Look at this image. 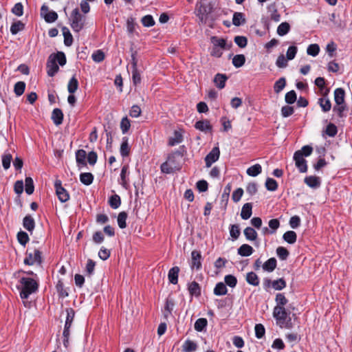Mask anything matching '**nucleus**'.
Returning a JSON list of instances; mask_svg holds the SVG:
<instances>
[{
    "instance_id": "f257e3e1",
    "label": "nucleus",
    "mask_w": 352,
    "mask_h": 352,
    "mask_svg": "<svg viewBox=\"0 0 352 352\" xmlns=\"http://www.w3.org/2000/svg\"><path fill=\"white\" fill-rule=\"evenodd\" d=\"M16 287L20 291V297L28 299L31 294L37 292L38 283L34 278L21 277Z\"/></svg>"
},
{
    "instance_id": "f03ea898",
    "label": "nucleus",
    "mask_w": 352,
    "mask_h": 352,
    "mask_svg": "<svg viewBox=\"0 0 352 352\" xmlns=\"http://www.w3.org/2000/svg\"><path fill=\"white\" fill-rule=\"evenodd\" d=\"M213 11V5L212 2L208 0H201L196 5L195 14L199 18V24H206L209 15Z\"/></svg>"
},
{
    "instance_id": "7ed1b4c3",
    "label": "nucleus",
    "mask_w": 352,
    "mask_h": 352,
    "mask_svg": "<svg viewBox=\"0 0 352 352\" xmlns=\"http://www.w3.org/2000/svg\"><path fill=\"white\" fill-rule=\"evenodd\" d=\"M70 25L75 32H80L85 27L86 16L80 13L78 8L73 10L69 18Z\"/></svg>"
},
{
    "instance_id": "20e7f679",
    "label": "nucleus",
    "mask_w": 352,
    "mask_h": 352,
    "mask_svg": "<svg viewBox=\"0 0 352 352\" xmlns=\"http://www.w3.org/2000/svg\"><path fill=\"white\" fill-rule=\"evenodd\" d=\"M287 312L285 307H275L273 310V316L277 321V323L280 325L285 324V327L287 328L291 327V319H289L287 322H285L286 319L287 318Z\"/></svg>"
},
{
    "instance_id": "39448f33",
    "label": "nucleus",
    "mask_w": 352,
    "mask_h": 352,
    "mask_svg": "<svg viewBox=\"0 0 352 352\" xmlns=\"http://www.w3.org/2000/svg\"><path fill=\"white\" fill-rule=\"evenodd\" d=\"M23 263L28 265H41L42 263L41 252L37 249L32 252L28 250Z\"/></svg>"
},
{
    "instance_id": "423d86ee",
    "label": "nucleus",
    "mask_w": 352,
    "mask_h": 352,
    "mask_svg": "<svg viewBox=\"0 0 352 352\" xmlns=\"http://www.w3.org/2000/svg\"><path fill=\"white\" fill-rule=\"evenodd\" d=\"M183 157V152L178 150L169 155L167 161L175 170H179Z\"/></svg>"
},
{
    "instance_id": "0eeeda50",
    "label": "nucleus",
    "mask_w": 352,
    "mask_h": 352,
    "mask_svg": "<svg viewBox=\"0 0 352 352\" xmlns=\"http://www.w3.org/2000/svg\"><path fill=\"white\" fill-rule=\"evenodd\" d=\"M54 187L58 198L62 203L66 202L69 199V195L67 190L62 186L60 180L55 181Z\"/></svg>"
},
{
    "instance_id": "6e6552de",
    "label": "nucleus",
    "mask_w": 352,
    "mask_h": 352,
    "mask_svg": "<svg viewBox=\"0 0 352 352\" xmlns=\"http://www.w3.org/2000/svg\"><path fill=\"white\" fill-rule=\"evenodd\" d=\"M294 160L295 161L296 166L300 173H306L307 171V161L300 151H296L294 154Z\"/></svg>"
},
{
    "instance_id": "1a4fd4ad",
    "label": "nucleus",
    "mask_w": 352,
    "mask_h": 352,
    "mask_svg": "<svg viewBox=\"0 0 352 352\" xmlns=\"http://www.w3.org/2000/svg\"><path fill=\"white\" fill-rule=\"evenodd\" d=\"M41 14L43 16L47 23H51L58 19V14L55 11H50L46 5H43L41 8Z\"/></svg>"
},
{
    "instance_id": "9d476101",
    "label": "nucleus",
    "mask_w": 352,
    "mask_h": 352,
    "mask_svg": "<svg viewBox=\"0 0 352 352\" xmlns=\"http://www.w3.org/2000/svg\"><path fill=\"white\" fill-rule=\"evenodd\" d=\"M219 156L220 151L219 147H214L205 157L206 166L208 168L210 167L213 163L219 160Z\"/></svg>"
},
{
    "instance_id": "9b49d317",
    "label": "nucleus",
    "mask_w": 352,
    "mask_h": 352,
    "mask_svg": "<svg viewBox=\"0 0 352 352\" xmlns=\"http://www.w3.org/2000/svg\"><path fill=\"white\" fill-rule=\"evenodd\" d=\"M212 43L213 45L221 50H229L232 46V43H227L226 40L223 38H218L217 36H212L211 38Z\"/></svg>"
},
{
    "instance_id": "f8f14e48",
    "label": "nucleus",
    "mask_w": 352,
    "mask_h": 352,
    "mask_svg": "<svg viewBox=\"0 0 352 352\" xmlns=\"http://www.w3.org/2000/svg\"><path fill=\"white\" fill-rule=\"evenodd\" d=\"M72 324L65 322L64 329L63 332V343L65 348L69 346V338L71 334V328Z\"/></svg>"
},
{
    "instance_id": "ddd939ff",
    "label": "nucleus",
    "mask_w": 352,
    "mask_h": 352,
    "mask_svg": "<svg viewBox=\"0 0 352 352\" xmlns=\"http://www.w3.org/2000/svg\"><path fill=\"white\" fill-rule=\"evenodd\" d=\"M47 73L50 77L54 76L59 70V67L54 60H52L50 57L47 61Z\"/></svg>"
},
{
    "instance_id": "4468645a",
    "label": "nucleus",
    "mask_w": 352,
    "mask_h": 352,
    "mask_svg": "<svg viewBox=\"0 0 352 352\" xmlns=\"http://www.w3.org/2000/svg\"><path fill=\"white\" fill-rule=\"evenodd\" d=\"M201 256L199 251L193 250L191 252L192 261H191L190 266H191L192 269L196 268L197 270H199L201 268Z\"/></svg>"
},
{
    "instance_id": "2eb2a0df",
    "label": "nucleus",
    "mask_w": 352,
    "mask_h": 352,
    "mask_svg": "<svg viewBox=\"0 0 352 352\" xmlns=\"http://www.w3.org/2000/svg\"><path fill=\"white\" fill-rule=\"evenodd\" d=\"M304 182L311 188H318L321 184L320 177L312 175L306 177L304 179Z\"/></svg>"
},
{
    "instance_id": "dca6fc26",
    "label": "nucleus",
    "mask_w": 352,
    "mask_h": 352,
    "mask_svg": "<svg viewBox=\"0 0 352 352\" xmlns=\"http://www.w3.org/2000/svg\"><path fill=\"white\" fill-rule=\"evenodd\" d=\"M51 118L54 124L58 126L63 123V113L60 109L56 108L52 113Z\"/></svg>"
},
{
    "instance_id": "f3484780",
    "label": "nucleus",
    "mask_w": 352,
    "mask_h": 352,
    "mask_svg": "<svg viewBox=\"0 0 352 352\" xmlns=\"http://www.w3.org/2000/svg\"><path fill=\"white\" fill-rule=\"evenodd\" d=\"M86 157L87 153L83 149H79L76 152V160L79 168L87 165Z\"/></svg>"
},
{
    "instance_id": "a211bd4d",
    "label": "nucleus",
    "mask_w": 352,
    "mask_h": 352,
    "mask_svg": "<svg viewBox=\"0 0 352 352\" xmlns=\"http://www.w3.org/2000/svg\"><path fill=\"white\" fill-rule=\"evenodd\" d=\"M195 127L196 129L205 133L212 131V125L208 120L197 121L195 124Z\"/></svg>"
},
{
    "instance_id": "6ab92c4d",
    "label": "nucleus",
    "mask_w": 352,
    "mask_h": 352,
    "mask_svg": "<svg viewBox=\"0 0 352 352\" xmlns=\"http://www.w3.org/2000/svg\"><path fill=\"white\" fill-rule=\"evenodd\" d=\"M277 266V261L274 257H272L267 260L262 265V268L265 272H272Z\"/></svg>"
},
{
    "instance_id": "aec40b11",
    "label": "nucleus",
    "mask_w": 352,
    "mask_h": 352,
    "mask_svg": "<svg viewBox=\"0 0 352 352\" xmlns=\"http://www.w3.org/2000/svg\"><path fill=\"white\" fill-rule=\"evenodd\" d=\"M252 214V203H246L245 204L242 208L241 212V217L244 219L247 220L250 218Z\"/></svg>"
},
{
    "instance_id": "412c9836",
    "label": "nucleus",
    "mask_w": 352,
    "mask_h": 352,
    "mask_svg": "<svg viewBox=\"0 0 352 352\" xmlns=\"http://www.w3.org/2000/svg\"><path fill=\"white\" fill-rule=\"evenodd\" d=\"M179 272V268L177 266L173 267L168 271V280L172 284H177L178 282V274Z\"/></svg>"
},
{
    "instance_id": "4be33fe9",
    "label": "nucleus",
    "mask_w": 352,
    "mask_h": 352,
    "mask_svg": "<svg viewBox=\"0 0 352 352\" xmlns=\"http://www.w3.org/2000/svg\"><path fill=\"white\" fill-rule=\"evenodd\" d=\"M254 252L253 248L248 244L241 245L237 250V253L241 256H249Z\"/></svg>"
},
{
    "instance_id": "5701e85b",
    "label": "nucleus",
    "mask_w": 352,
    "mask_h": 352,
    "mask_svg": "<svg viewBox=\"0 0 352 352\" xmlns=\"http://www.w3.org/2000/svg\"><path fill=\"white\" fill-rule=\"evenodd\" d=\"M23 226L28 231L32 232L35 227V221L32 217L26 215L23 219Z\"/></svg>"
},
{
    "instance_id": "b1692460",
    "label": "nucleus",
    "mask_w": 352,
    "mask_h": 352,
    "mask_svg": "<svg viewBox=\"0 0 352 352\" xmlns=\"http://www.w3.org/2000/svg\"><path fill=\"white\" fill-rule=\"evenodd\" d=\"M345 91L342 88H337L334 91V100L336 104L345 103Z\"/></svg>"
},
{
    "instance_id": "393cba45",
    "label": "nucleus",
    "mask_w": 352,
    "mask_h": 352,
    "mask_svg": "<svg viewBox=\"0 0 352 352\" xmlns=\"http://www.w3.org/2000/svg\"><path fill=\"white\" fill-rule=\"evenodd\" d=\"M49 57L52 60H54L55 63L57 62L60 66H64L66 64V56L63 52H58L56 54H52Z\"/></svg>"
},
{
    "instance_id": "a878e982",
    "label": "nucleus",
    "mask_w": 352,
    "mask_h": 352,
    "mask_svg": "<svg viewBox=\"0 0 352 352\" xmlns=\"http://www.w3.org/2000/svg\"><path fill=\"white\" fill-rule=\"evenodd\" d=\"M227 79L226 74H217L214 78V82L219 89H221L225 87Z\"/></svg>"
},
{
    "instance_id": "bb28decb",
    "label": "nucleus",
    "mask_w": 352,
    "mask_h": 352,
    "mask_svg": "<svg viewBox=\"0 0 352 352\" xmlns=\"http://www.w3.org/2000/svg\"><path fill=\"white\" fill-rule=\"evenodd\" d=\"M188 289L191 296L198 297L201 295V287L198 283L192 281L188 284Z\"/></svg>"
},
{
    "instance_id": "cd10ccee",
    "label": "nucleus",
    "mask_w": 352,
    "mask_h": 352,
    "mask_svg": "<svg viewBox=\"0 0 352 352\" xmlns=\"http://www.w3.org/2000/svg\"><path fill=\"white\" fill-rule=\"evenodd\" d=\"M197 349V344L192 340L187 339L182 345L183 352H195Z\"/></svg>"
},
{
    "instance_id": "c85d7f7f",
    "label": "nucleus",
    "mask_w": 352,
    "mask_h": 352,
    "mask_svg": "<svg viewBox=\"0 0 352 352\" xmlns=\"http://www.w3.org/2000/svg\"><path fill=\"white\" fill-rule=\"evenodd\" d=\"M245 280L248 284L253 286H258L260 283L258 276L253 272L247 273Z\"/></svg>"
},
{
    "instance_id": "c756f323",
    "label": "nucleus",
    "mask_w": 352,
    "mask_h": 352,
    "mask_svg": "<svg viewBox=\"0 0 352 352\" xmlns=\"http://www.w3.org/2000/svg\"><path fill=\"white\" fill-rule=\"evenodd\" d=\"M129 173V166L124 165L122 166L121 173H120V184L124 188L127 189L129 186L128 180L126 179V175Z\"/></svg>"
},
{
    "instance_id": "7c9ffc66",
    "label": "nucleus",
    "mask_w": 352,
    "mask_h": 352,
    "mask_svg": "<svg viewBox=\"0 0 352 352\" xmlns=\"http://www.w3.org/2000/svg\"><path fill=\"white\" fill-rule=\"evenodd\" d=\"M213 292L214 295L219 296L226 295L228 292V289L226 284L222 282L217 283L214 288Z\"/></svg>"
},
{
    "instance_id": "2f4dec72",
    "label": "nucleus",
    "mask_w": 352,
    "mask_h": 352,
    "mask_svg": "<svg viewBox=\"0 0 352 352\" xmlns=\"http://www.w3.org/2000/svg\"><path fill=\"white\" fill-rule=\"evenodd\" d=\"M245 23L244 14L242 12H236L233 14L232 23L235 26H240Z\"/></svg>"
},
{
    "instance_id": "473e14b6",
    "label": "nucleus",
    "mask_w": 352,
    "mask_h": 352,
    "mask_svg": "<svg viewBox=\"0 0 352 352\" xmlns=\"http://www.w3.org/2000/svg\"><path fill=\"white\" fill-rule=\"evenodd\" d=\"M244 235L247 240L254 241L257 239L258 234L256 230L252 227H247L243 230Z\"/></svg>"
},
{
    "instance_id": "72a5a7b5",
    "label": "nucleus",
    "mask_w": 352,
    "mask_h": 352,
    "mask_svg": "<svg viewBox=\"0 0 352 352\" xmlns=\"http://www.w3.org/2000/svg\"><path fill=\"white\" fill-rule=\"evenodd\" d=\"M62 31L64 36V44L67 47L71 46L73 43V37L69 30L67 27H63Z\"/></svg>"
},
{
    "instance_id": "f704fd0d",
    "label": "nucleus",
    "mask_w": 352,
    "mask_h": 352,
    "mask_svg": "<svg viewBox=\"0 0 352 352\" xmlns=\"http://www.w3.org/2000/svg\"><path fill=\"white\" fill-rule=\"evenodd\" d=\"M283 239L289 244H294L297 240V234L294 231H287L283 234Z\"/></svg>"
},
{
    "instance_id": "c9c22d12",
    "label": "nucleus",
    "mask_w": 352,
    "mask_h": 352,
    "mask_svg": "<svg viewBox=\"0 0 352 352\" xmlns=\"http://www.w3.org/2000/svg\"><path fill=\"white\" fill-rule=\"evenodd\" d=\"M207 324V319L204 318H200L195 321L194 327L197 331L201 332L206 328Z\"/></svg>"
},
{
    "instance_id": "e433bc0d",
    "label": "nucleus",
    "mask_w": 352,
    "mask_h": 352,
    "mask_svg": "<svg viewBox=\"0 0 352 352\" xmlns=\"http://www.w3.org/2000/svg\"><path fill=\"white\" fill-rule=\"evenodd\" d=\"M318 104L323 112H328L331 109V103L329 98H320L318 99Z\"/></svg>"
},
{
    "instance_id": "4c0bfd02",
    "label": "nucleus",
    "mask_w": 352,
    "mask_h": 352,
    "mask_svg": "<svg viewBox=\"0 0 352 352\" xmlns=\"http://www.w3.org/2000/svg\"><path fill=\"white\" fill-rule=\"evenodd\" d=\"M25 28V24L21 21H17L13 23L10 27V32L12 34L15 35L19 32L23 30Z\"/></svg>"
},
{
    "instance_id": "58836bf2",
    "label": "nucleus",
    "mask_w": 352,
    "mask_h": 352,
    "mask_svg": "<svg viewBox=\"0 0 352 352\" xmlns=\"http://www.w3.org/2000/svg\"><path fill=\"white\" fill-rule=\"evenodd\" d=\"M78 88V81L76 76H72L67 85V90L69 94H74Z\"/></svg>"
},
{
    "instance_id": "ea45409f",
    "label": "nucleus",
    "mask_w": 352,
    "mask_h": 352,
    "mask_svg": "<svg viewBox=\"0 0 352 352\" xmlns=\"http://www.w3.org/2000/svg\"><path fill=\"white\" fill-rule=\"evenodd\" d=\"M262 171V167L259 164H256L247 169V174L252 177H256Z\"/></svg>"
},
{
    "instance_id": "a19ab883",
    "label": "nucleus",
    "mask_w": 352,
    "mask_h": 352,
    "mask_svg": "<svg viewBox=\"0 0 352 352\" xmlns=\"http://www.w3.org/2000/svg\"><path fill=\"white\" fill-rule=\"evenodd\" d=\"M348 110L346 103L342 104H336L333 108V111L336 113L339 118L344 116V112Z\"/></svg>"
},
{
    "instance_id": "79ce46f5",
    "label": "nucleus",
    "mask_w": 352,
    "mask_h": 352,
    "mask_svg": "<svg viewBox=\"0 0 352 352\" xmlns=\"http://www.w3.org/2000/svg\"><path fill=\"white\" fill-rule=\"evenodd\" d=\"M80 180L83 184L89 186L94 181V175L91 173H81L80 175Z\"/></svg>"
},
{
    "instance_id": "37998d69",
    "label": "nucleus",
    "mask_w": 352,
    "mask_h": 352,
    "mask_svg": "<svg viewBox=\"0 0 352 352\" xmlns=\"http://www.w3.org/2000/svg\"><path fill=\"white\" fill-rule=\"evenodd\" d=\"M290 30V25L287 22L281 23L277 28V34L280 36H285Z\"/></svg>"
},
{
    "instance_id": "c03bdc74",
    "label": "nucleus",
    "mask_w": 352,
    "mask_h": 352,
    "mask_svg": "<svg viewBox=\"0 0 352 352\" xmlns=\"http://www.w3.org/2000/svg\"><path fill=\"white\" fill-rule=\"evenodd\" d=\"M120 151V155L123 157H127L129 155L130 147L129 146L128 139L126 138H123Z\"/></svg>"
},
{
    "instance_id": "a18cd8bd",
    "label": "nucleus",
    "mask_w": 352,
    "mask_h": 352,
    "mask_svg": "<svg viewBox=\"0 0 352 352\" xmlns=\"http://www.w3.org/2000/svg\"><path fill=\"white\" fill-rule=\"evenodd\" d=\"M245 62V57L243 54H236L232 58V64L236 67H242Z\"/></svg>"
},
{
    "instance_id": "49530a36",
    "label": "nucleus",
    "mask_w": 352,
    "mask_h": 352,
    "mask_svg": "<svg viewBox=\"0 0 352 352\" xmlns=\"http://www.w3.org/2000/svg\"><path fill=\"white\" fill-rule=\"evenodd\" d=\"M286 86V79L284 77H281L274 85V90L276 94H279Z\"/></svg>"
},
{
    "instance_id": "de8ad7c7",
    "label": "nucleus",
    "mask_w": 352,
    "mask_h": 352,
    "mask_svg": "<svg viewBox=\"0 0 352 352\" xmlns=\"http://www.w3.org/2000/svg\"><path fill=\"white\" fill-rule=\"evenodd\" d=\"M183 141V136L179 131H175L173 137L169 138L168 144L170 146H175L181 143Z\"/></svg>"
},
{
    "instance_id": "09e8293b",
    "label": "nucleus",
    "mask_w": 352,
    "mask_h": 352,
    "mask_svg": "<svg viewBox=\"0 0 352 352\" xmlns=\"http://www.w3.org/2000/svg\"><path fill=\"white\" fill-rule=\"evenodd\" d=\"M275 301L276 303V305L275 307H283L287 305L288 302V300L286 298L285 295L282 293H278L276 295Z\"/></svg>"
},
{
    "instance_id": "8fccbe9b",
    "label": "nucleus",
    "mask_w": 352,
    "mask_h": 352,
    "mask_svg": "<svg viewBox=\"0 0 352 352\" xmlns=\"http://www.w3.org/2000/svg\"><path fill=\"white\" fill-rule=\"evenodd\" d=\"M25 192L28 195H32L34 190L33 179L31 177H28L25 179Z\"/></svg>"
},
{
    "instance_id": "3c124183",
    "label": "nucleus",
    "mask_w": 352,
    "mask_h": 352,
    "mask_svg": "<svg viewBox=\"0 0 352 352\" xmlns=\"http://www.w3.org/2000/svg\"><path fill=\"white\" fill-rule=\"evenodd\" d=\"M241 234L240 228L239 225L233 224L230 225V234L233 240H236Z\"/></svg>"
},
{
    "instance_id": "603ef678",
    "label": "nucleus",
    "mask_w": 352,
    "mask_h": 352,
    "mask_svg": "<svg viewBox=\"0 0 352 352\" xmlns=\"http://www.w3.org/2000/svg\"><path fill=\"white\" fill-rule=\"evenodd\" d=\"M278 183L277 182L270 177H267L265 181V187L270 191H275L278 188Z\"/></svg>"
},
{
    "instance_id": "864d4df0",
    "label": "nucleus",
    "mask_w": 352,
    "mask_h": 352,
    "mask_svg": "<svg viewBox=\"0 0 352 352\" xmlns=\"http://www.w3.org/2000/svg\"><path fill=\"white\" fill-rule=\"evenodd\" d=\"M25 83L23 81H19L14 85V91L17 96H21L25 91Z\"/></svg>"
},
{
    "instance_id": "5fc2aeb1",
    "label": "nucleus",
    "mask_w": 352,
    "mask_h": 352,
    "mask_svg": "<svg viewBox=\"0 0 352 352\" xmlns=\"http://www.w3.org/2000/svg\"><path fill=\"white\" fill-rule=\"evenodd\" d=\"M110 206L113 209H117L121 204V199L119 195H112L109 201Z\"/></svg>"
},
{
    "instance_id": "6e6d98bb",
    "label": "nucleus",
    "mask_w": 352,
    "mask_h": 352,
    "mask_svg": "<svg viewBox=\"0 0 352 352\" xmlns=\"http://www.w3.org/2000/svg\"><path fill=\"white\" fill-rule=\"evenodd\" d=\"M224 281H225L226 285H228V286H229L230 287H232V288L235 287L236 284H237V279H236V278L234 276L232 275V274L226 275L224 277Z\"/></svg>"
},
{
    "instance_id": "4d7b16f0",
    "label": "nucleus",
    "mask_w": 352,
    "mask_h": 352,
    "mask_svg": "<svg viewBox=\"0 0 352 352\" xmlns=\"http://www.w3.org/2000/svg\"><path fill=\"white\" fill-rule=\"evenodd\" d=\"M126 219H127L126 212L123 211V212H121L119 213V214L118 216V224L120 228L123 229L126 227Z\"/></svg>"
},
{
    "instance_id": "13d9d810",
    "label": "nucleus",
    "mask_w": 352,
    "mask_h": 352,
    "mask_svg": "<svg viewBox=\"0 0 352 352\" xmlns=\"http://www.w3.org/2000/svg\"><path fill=\"white\" fill-rule=\"evenodd\" d=\"M141 22L144 27L147 28L152 27L155 23L153 17L150 14L143 16L141 19Z\"/></svg>"
},
{
    "instance_id": "bf43d9fd",
    "label": "nucleus",
    "mask_w": 352,
    "mask_h": 352,
    "mask_svg": "<svg viewBox=\"0 0 352 352\" xmlns=\"http://www.w3.org/2000/svg\"><path fill=\"white\" fill-rule=\"evenodd\" d=\"M276 254L280 260L285 261L287 258L289 252L285 248L280 246L276 249Z\"/></svg>"
},
{
    "instance_id": "052dcab7",
    "label": "nucleus",
    "mask_w": 352,
    "mask_h": 352,
    "mask_svg": "<svg viewBox=\"0 0 352 352\" xmlns=\"http://www.w3.org/2000/svg\"><path fill=\"white\" fill-rule=\"evenodd\" d=\"M285 287H286V282L283 278H278L277 280L272 281V287L275 290H282Z\"/></svg>"
},
{
    "instance_id": "680f3d73",
    "label": "nucleus",
    "mask_w": 352,
    "mask_h": 352,
    "mask_svg": "<svg viewBox=\"0 0 352 352\" xmlns=\"http://www.w3.org/2000/svg\"><path fill=\"white\" fill-rule=\"evenodd\" d=\"M320 52V47L318 44H311L308 46L307 49V54L312 56H316Z\"/></svg>"
},
{
    "instance_id": "e2e57ef3",
    "label": "nucleus",
    "mask_w": 352,
    "mask_h": 352,
    "mask_svg": "<svg viewBox=\"0 0 352 352\" xmlns=\"http://www.w3.org/2000/svg\"><path fill=\"white\" fill-rule=\"evenodd\" d=\"M131 127L130 120L127 117H124L122 119L120 122V129L123 134H125L128 132Z\"/></svg>"
},
{
    "instance_id": "0e129e2a",
    "label": "nucleus",
    "mask_w": 352,
    "mask_h": 352,
    "mask_svg": "<svg viewBox=\"0 0 352 352\" xmlns=\"http://www.w3.org/2000/svg\"><path fill=\"white\" fill-rule=\"evenodd\" d=\"M296 94L294 90H292L285 94V100L286 103L289 104H294L296 102Z\"/></svg>"
},
{
    "instance_id": "69168bd1",
    "label": "nucleus",
    "mask_w": 352,
    "mask_h": 352,
    "mask_svg": "<svg viewBox=\"0 0 352 352\" xmlns=\"http://www.w3.org/2000/svg\"><path fill=\"white\" fill-rule=\"evenodd\" d=\"M12 160V156L10 153H4L2 155V165L4 169L7 170L10 168Z\"/></svg>"
},
{
    "instance_id": "338daca9",
    "label": "nucleus",
    "mask_w": 352,
    "mask_h": 352,
    "mask_svg": "<svg viewBox=\"0 0 352 352\" xmlns=\"http://www.w3.org/2000/svg\"><path fill=\"white\" fill-rule=\"evenodd\" d=\"M234 43L241 48H244L247 46L248 39L243 36H236L234 38Z\"/></svg>"
},
{
    "instance_id": "774afa93",
    "label": "nucleus",
    "mask_w": 352,
    "mask_h": 352,
    "mask_svg": "<svg viewBox=\"0 0 352 352\" xmlns=\"http://www.w3.org/2000/svg\"><path fill=\"white\" fill-rule=\"evenodd\" d=\"M325 133L329 137H331V138L334 137L338 133V129H337L336 126L334 124L329 123L327 126Z\"/></svg>"
}]
</instances>
